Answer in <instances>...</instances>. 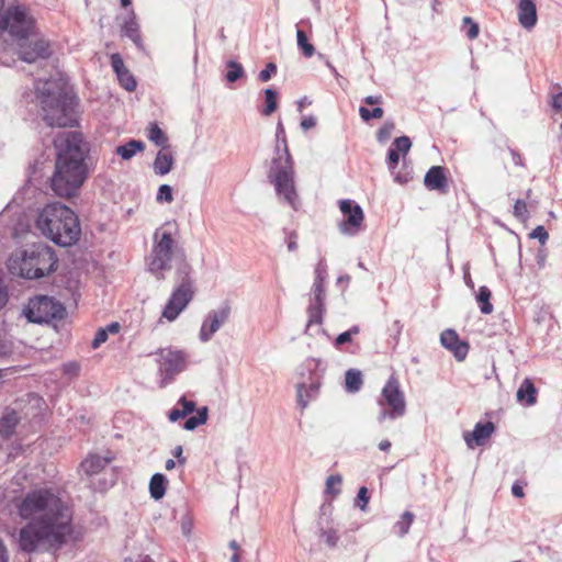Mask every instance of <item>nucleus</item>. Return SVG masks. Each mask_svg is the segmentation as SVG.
Instances as JSON below:
<instances>
[{
	"instance_id": "1",
	"label": "nucleus",
	"mask_w": 562,
	"mask_h": 562,
	"mask_svg": "<svg viewBox=\"0 0 562 562\" xmlns=\"http://www.w3.org/2000/svg\"><path fill=\"white\" fill-rule=\"evenodd\" d=\"M20 517L27 520L19 533L20 548L34 552L41 546L60 549L72 537V509L53 487L30 491L18 505Z\"/></svg>"
},
{
	"instance_id": "2",
	"label": "nucleus",
	"mask_w": 562,
	"mask_h": 562,
	"mask_svg": "<svg viewBox=\"0 0 562 562\" xmlns=\"http://www.w3.org/2000/svg\"><path fill=\"white\" fill-rule=\"evenodd\" d=\"M56 149L55 169L50 177V189L60 198L75 196L86 182L89 168L88 147L77 132H63L54 140Z\"/></svg>"
},
{
	"instance_id": "3",
	"label": "nucleus",
	"mask_w": 562,
	"mask_h": 562,
	"mask_svg": "<svg viewBox=\"0 0 562 562\" xmlns=\"http://www.w3.org/2000/svg\"><path fill=\"white\" fill-rule=\"evenodd\" d=\"M36 228L58 246L75 245L81 235L77 214L59 202L45 205L36 218Z\"/></svg>"
},
{
	"instance_id": "4",
	"label": "nucleus",
	"mask_w": 562,
	"mask_h": 562,
	"mask_svg": "<svg viewBox=\"0 0 562 562\" xmlns=\"http://www.w3.org/2000/svg\"><path fill=\"white\" fill-rule=\"evenodd\" d=\"M276 137L278 143H282L283 148L279 144L277 145L276 156L272 159L268 179L273 183L277 194L296 210L299 201L294 186V162L288 147L285 131L281 121L277 125Z\"/></svg>"
},
{
	"instance_id": "5",
	"label": "nucleus",
	"mask_w": 562,
	"mask_h": 562,
	"mask_svg": "<svg viewBox=\"0 0 562 562\" xmlns=\"http://www.w3.org/2000/svg\"><path fill=\"white\" fill-rule=\"evenodd\" d=\"M38 91L42 95L43 119L49 126L71 127L77 123L75 116L77 101L65 87L48 80L38 88Z\"/></svg>"
},
{
	"instance_id": "6",
	"label": "nucleus",
	"mask_w": 562,
	"mask_h": 562,
	"mask_svg": "<svg viewBox=\"0 0 562 562\" xmlns=\"http://www.w3.org/2000/svg\"><path fill=\"white\" fill-rule=\"evenodd\" d=\"M58 259L46 244H34L23 250L20 258H11L9 269L25 279H41L56 270Z\"/></svg>"
},
{
	"instance_id": "7",
	"label": "nucleus",
	"mask_w": 562,
	"mask_h": 562,
	"mask_svg": "<svg viewBox=\"0 0 562 562\" xmlns=\"http://www.w3.org/2000/svg\"><path fill=\"white\" fill-rule=\"evenodd\" d=\"M8 31L18 42L35 32V20L25 5H10L0 20V32Z\"/></svg>"
},
{
	"instance_id": "8",
	"label": "nucleus",
	"mask_w": 562,
	"mask_h": 562,
	"mask_svg": "<svg viewBox=\"0 0 562 562\" xmlns=\"http://www.w3.org/2000/svg\"><path fill=\"white\" fill-rule=\"evenodd\" d=\"M155 245L149 257L148 267L150 272L155 273L157 278L166 270L172 268V246L173 238L171 232H168L164 227L156 229L154 234Z\"/></svg>"
},
{
	"instance_id": "9",
	"label": "nucleus",
	"mask_w": 562,
	"mask_h": 562,
	"mask_svg": "<svg viewBox=\"0 0 562 562\" xmlns=\"http://www.w3.org/2000/svg\"><path fill=\"white\" fill-rule=\"evenodd\" d=\"M64 305L47 295L31 299L25 311L27 319L37 324L60 319L64 317Z\"/></svg>"
},
{
	"instance_id": "10",
	"label": "nucleus",
	"mask_w": 562,
	"mask_h": 562,
	"mask_svg": "<svg viewBox=\"0 0 562 562\" xmlns=\"http://www.w3.org/2000/svg\"><path fill=\"white\" fill-rule=\"evenodd\" d=\"M191 271L192 269L186 261L183 252L178 249V280H181L178 285V315L188 306L195 294L194 283L190 278Z\"/></svg>"
},
{
	"instance_id": "11",
	"label": "nucleus",
	"mask_w": 562,
	"mask_h": 562,
	"mask_svg": "<svg viewBox=\"0 0 562 562\" xmlns=\"http://www.w3.org/2000/svg\"><path fill=\"white\" fill-rule=\"evenodd\" d=\"M232 313L231 304L227 301L221 303L216 310H212L205 316L199 338L202 342H207L216 331L229 319Z\"/></svg>"
},
{
	"instance_id": "12",
	"label": "nucleus",
	"mask_w": 562,
	"mask_h": 562,
	"mask_svg": "<svg viewBox=\"0 0 562 562\" xmlns=\"http://www.w3.org/2000/svg\"><path fill=\"white\" fill-rule=\"evenodd\" d=\"M339 207L345 217L339 224L340 232L346 235H356L364 218L361 206L352 200H341Z\"/></svg>"
},
{
	"instance_id": "13",
	"label": "nucleus",
	"mask_w": 562,
	"mask_h": 562,
	"mask_svg": "<svg viewBox=\"0 0 562 562\" xmlns=\"http://www.w3.org/2000/svg\"><path fill=\"white\" fill-rule=\"evenodd\" d=\"M18 54L23 61L33 64L40 59H47L52 52L49 43L44 38L31 41L29 37L18 42Z\"/></svg>"
},
{
	"instance_id": "14",
	"label": "nucleus",
	"mask_w": 562,
	"mask_h": 562,
	"mask_svg": "<svg viewBox=\"0 0 562 562\" xmlns=\"http://www.w3.org/2000/svg\"><path fill=\"white\" fill-rule=\"evenodd\" d=\"M382 397L390 408V417L392 419L400 418L405 413V400L400 390L398 381L395 378H390L382 390Z\"/></svg>"
},
{
	"instance_id": "15",
	"label": "nucleus",
	"mask_w": 562,
	"mask_h": 562,
	"mask_svg": "<svg viewBox=\"0 0 562 562\" xmlns=\"http://www.w3.org/2000/svg\"><path fill=\"white\" fill-rule=\"evenodd\" d=\"M312 292H313V299H311L310 304L307 306V315H308V321H307V326H306L307 328H310L314 324H317V325L323 324L324 314L326 311V307H325L326 293H325L324 282L314 281Z\"/></svg>"
},
{
	"instance_id": "16",
	"label": "nucleus",
	"mask_w": 562,
	"mask_h": 562,
	"mask_svg": "<svg viewBox=\"0 0 562 562\" xmlns=\"http://www.w3.org/2000/svg\"><path fill=\"white\" fill-rule=\"evenodd\" d=\"M157 362L158 372L161 376L159 386L165 387L173 381L176 374V351L171 348L161 349Z\"/></svg>"
},
{
	"instance_id": "17",
	"label": "nucleus",
	"mask_w": 562,
	"mask_h": 562,
	"mask_svg": "<svg viewBox=\"0 0 562 562\" xmlns=\"http://www.w3.org/2000/svg\"><path fill=\"white\" fill-rule=\"evenodd\" d=\"M441 345L451 351L458 361H463L469 351V345L460 340L454 329H446L440 334Z\"/></svg>"
},
{
	"instance_id": "18",
	"label": "nucleus",
	"mask_w": 562,
	"mask_h": 562,
	"mask_svg": "<svg viewBox=\"0 0 562 562\" xmlns=\"http://www.w3.org/2000/svg\"><path fill=\"white\" fill-rule=\"evenodd\" d=\"M424 184L430 191L446 194L449 191L447 169L442 166H432L424 177Z\"/></svg>"
},
{
	"instance_id": "19",
	"label": "nucleus",
	"mask_w": 562,
	"mask_h": 562,
	"mask_svg": "<svg viewBox=\"0 0 562 562\" xmlns=\"http://www.w3.org/2000/svg\"><path fill=\"white\" fill-rule=\"evenodd\" d=\"M121 34L130 38L139 52H146L134 10H131L126 16L123 18Z\"/></svg>"
},
{
	"instance_id": "20",
	"label": "nucleus",
	"mask_w": 562,
	"mask_h": 562,
	"mask_svg": "<svg viewBox=\"0 0 562 562\" xmlns=\"http://www.w3.org/2000/svg\"><path fill=\"white\" fill-rule=\"evenodd\" d=\"M178 404L182 406L181 409L178 408V419L189 416L186 422H207L209 408L206 406L196 408L195 403L187 400L186 396L178 400Z\"/></svg>"
},
{
	"instance_id": "21",
	"label": "nucleus",
	"mask_w": 562,
	"mask_h": 562,
	"mask_svg": "<svg viewBox=\"0 0 562 562\" xmlns=\"http://www.w3.org/2000/svg\"><path fill=\"white\" fill-rule=\"evenodd\" d=\"M494 424H476L471 432H464L463 438L470 449L484 446L494 432Z\"/></svg>"
},
{
	"instance_id": "22",
	"label": "nucleus",
	"mask_w": 562,
	"mask_h": 562,
	"mask_svg": "<svg viewBox=\"0 0 562 562\" xmlns=\"http://www.w3.org/2000/svg\"><path fill=\"white\" fill-rule=\"evenodd\" d=\"M321 389L319 378H311V382L308 385L305 383L297 384L296 395H297V404L304 408L307 406L311 400L316 398Z\"/></svg>"
},
{
	"instance_id": "23",
	"label": "nucleus",
	"mask_w": 562,
	"mask_h": 562,
	"mask_svg": "<svg viewBox=\"0 0 562 562\" xmlns=\"http://www.w3.org/2000/svg\"><path fill=\"white\" fill-rule=\"evenodd\" d=\"M518 20L522 27L530 30L537 23V8L532 0H520Z\"/></svg>"
},
{
	"instance_id": "24",
	"label": "nucleus",
	"mask_w": 562,
	"mask_h": 562,
	"mask_svg": "<svg viewBox=\"0 0 562 562\" xmlns=\"http://www.w3.org/2000/svg\"><path fill=\"white\" fill-rule=\"evenodd\" d=\"M110 462V458H102L98 454H89L80 463V469L86 475L92 476L102 472Z\"/></svg>"
},
{
	"instance_id": "25",
	"label": "nucleus",
	"mask_w": 562,
	"mask_h": 562,
	"mask_svg": "<svg viewBox=\"0 0 562 562\" xmlns=\"http://www.w3.org/2000/svg\"><path fill=\"white\" fill-rule=\"evenodd\" d=\"M517 401L521 404L533 405L537 402V389L530 379H525L516 393Z\"/></svg>"
},
{
	"instance_id": "26",
	"label": "nucleus",
	"mask_w": 562,
	"mask_h": 562,
	"mask_svg": "<svg viewBox=\"0 0 562 562\" xmlns=\"http://www.w3.org/2000/svg\"><path fill=\"white\" fill-rule=\"evenodd\" d=\"M145 144L142 140L131 139L124 145L116 147V154L124 160H128L135 156L137 151H142Z\"/></svg>"
},
{
	"instance_id": "27",
	"label": "nucleus",
	"mask_w": 562,
	"mask_h": 562,
	"mask_svg": "<svg viewBox=\"0 0 562 562\" xmlns=\"http://www.w3.org/2000/svg\"><path fill=\"white\" fill-rule=\"evenodd\" d=\"M362 374L357 369H349L345 375V386L350 393L358 392L362 386Z\"/></svg>"
},
{
	"instance_id": "28",
	"label": "nucleus",
	"mask_w": 562,
	"mask_h": 562,
	"mask_svg": "<svg viewBox=\"0 0 562 562\" xmlns=\"http://www.w3.org/2000/svg\"><path fill=\"white\" fill-rule=\"evenodd\" d=\"M475 297L483 314H491L493 312V304L491 303L492 292L487 286H480Z\"/></svg>"
},
{
	"instance_id": "29",
	"label": "nucleus",
	"mask_w": 562,
	"mask_h": 562,
	"mask_svg": "<svg viewBox=\"0 0 562 562\" xmlns=\"http://www.w3.org/2000/svg\"><path fill=\"white\" fill-rule=\"evenodd\" d=\"M150 496L155 499H160L166 492V479L162 474L156 473L151 476L149 482Z\"/></svg>"
},
{
	"instance_id": "30",
	"label": "nucleus",
	"mask_w": 562,
	"mask_h": 562,
	"mask_svg": "<svg viewBox=\"0 0 562 562\" xmlns=\"http://www.w3.org/2000/svg\"><path fill=\"white\" fill-rule=\"evenodd\" d=\"M176 319V289L171 292L167 304L165 305L161 315L157 322L158 325L164 324L165 321L173 322Z\"/></svg>"
},
{
	"instance_id": "31",
	"label": "nucleus",
	"mask_w": 562,
	"mask_h": 562,
	"mask_svg": "<svg viewBox=\"0 0 562 562\" xmlns=\"http://www.w3.org/2000/svg\"><path fill=\"white\" fill-rule=\"evenodd\" d=\"M172 166V157L162 151H159L154 161V170L157 175H166L170 171Z\"/></svg>"
},
{
	"instance_id": "32",
	"label": "nucleus",
	"mask_w": 562,
	"mask_h": 562,
	"mask_svg": "<svg viewBox=\"0 0 562 562\" xmlns=\"http://www.w3.org/2000/svg\"><path fill=\"white\" fill-rule=\"evenodd\" d=\"M147 131V137L150 142L160 147L166 146L168 138L157 123H150Z\"/></svg>"
},
{
	"instance_id": "33",
	"label": "nucleus",
	"mask_w": 562,
	"mask_h": 562,
	"mask_svg": "<svg viewBox=\"0 0 562 562\" xmlns=\"http://www.w3.org/2000/svg\"><path fill=\"white\" fill-rule=\"evenodd\" d=\"M297 46L305 57H312L315 53V47L308 42L305 32L301 29L296 30Z\"/></svg>"
},
{
	"instance_id": "34",
	"label": "nucleus",
	"mask_w": 562,
	"mask_h": 562,
	"mask_svg": "<svg viewBox=\"0 0 562 562\" xmlns=\"http://www.w3.org/2000/svg\"><path fill=\"white\" fill-rule=\"evenodd\" d=\"M266 106L262 111L263 115H271L278 108V93L272 88L265 90Z\"/></svg>"
},
{
	"instance_id": "35",
	"label": "nucleus",
	"mask_w": 562,
	"mask_h": 562,
	"mask_svg": "<svg viewBox=\"0 0 562 562\" xmlns=\"http://www.w3.org/2000/svg\"><path fill=\"white\" fill-rule=\"evenodd\" d=\"M227 68H228V70L225 75V78H226L227 82H229V83L236 82L245 74L241 64H239L235 60H229L227 63Z\"/></svg>"
},
{
	"instance_id": "36",
	"label": "nucleus",
	"mask_w": 562,
	"mask_h": 562,
	"mask_svg": "<svg viewBox=\"0 0 562 562\" xmlns=\"http://www.w3.org/2000/svg\"><path fill=\"white\" fill-rule=\"evenodd\" d=\"M342 483V477L339 474L329 475L326 480V488L325 492L330 497H336L340 494V486Z\"/></svg>"
},
{
	"instance_id": "37",
	"label": "nucleus",
	"mask_w": 562,
	"mask_h": 562,
	"mask_svg": "<svg viewBox=\"0 0 562 562\" xmlns=\"http://www.w3.org/2000/svg\"><path fill=\"white\" fill-rule=\"evenodd\" d=\"M414 521V515L411 512H405L400 520L394 525V528L398 536L403 537L406 535Z\"/></svg>"
},
{
	"instance_id": "38",
	"label": "nucleus",
	"mask_w": 562,
	"mask_h": 562,
	"mask_svg": "<svg viewBox=\"0 0 562 562\" xmlns=\"http://www.w3.org/2000/svg\"><path fill=\"white\" fill-rule=\"evenodd\" d=\"M117 79L121 86L127 91H134L136 88V80L128 69L119 72Z\"/></svg>"
},
{
	"instance_id": "39",
	"label": "nucleus",
	"mask_w": 562,
	"mask_h": 562,
	"mask_svg": "<svg viewBox=\"0 0 562 562\" xmlns=\"http://www.w3.org/2000/svg\"><path fill=\"white\" fill-rule=\"evenodd\" d=\"M395 130V123L393 121H386L376 132V139L379 143H385L390 139L393 131Z\"/></svg>"
},
{
	"instance_id": "40",
	"label": "nucleus",
	"mask_w": 562,
	"mask_h": 562,
	"mask_svg": "<svg viewBox=\"0 0 562 562\" xmlns=\"http://www.w3.org/2000/svg\"><path fill=\"white\" fill-rule=\"evenodd\" d=\"M384 114V111L380 106H375L372 110H369L366 106L359 108V115L364 122H369L372 119H381Z\"/></svg>"
},
{
	"instance_id": "41",
	"label": "nucleus",
	"mask_w": 562,
	"mask_h": 562,
	"mask_svg": "<svg viewBox=\"0 0 562 562\" xmlns=\"http://www.w3.org/2000/svg\"><path fill=\"white\" fill-rule=\"evenodd\" d=\"M391 147L396 149V151L402 153L403 155H406L412 147V142L408 136H400L393 140Z\"/></svg>"
},
{
	"instance_id": "42",
	"label": "nucleus",
	"mask_w": 562,
	"mask_h": 562,
	"mask_svg": "<svg viewBox=\"0 0 562 562\" xmlns=\"http://www.w3.org/2000/svg\"><path fill=\"white\" fill-rule=\"evenodd\" d=\"M463 26L465 29V34L470 40H474L479 36V24L474 22L470 16L463 18Z\"/></svg>"
},
{
	"instance_id": "43",
	"label": "nucleus",
	"mask_w": 562,
	"mask_h": 562,
	"mask_svg": "<svg viewBox=\"0 0 562 562\" xmlns=\"http://www.w3.org/2000/svg\"><path fill=\"white\" fill-rule=\"evenodd\" d=\"M513 214L516 218H518L522 222H525L528 218L529 212L527 209V204L524 200L518 199L515 202Z\"/></svg>"
},
{
	"instance_id": "44",
	"label": "nucleus",
	"mask_w": 562,
	"mask_h": 562,
	"mask_svg": "<svg viewBox=\"0 0 562 562\" xmlns=\"http://www.w3.org/2000/svg\"><path fill=\"white\" fill-rule=\"evenodd\" d=\"M173 194L172 188L168 184H161L158 189L157 201L158 202H172Z\"/></svg>"
},
{
	"instance_id": "45",
	"label": "nucleus",
	"mask_w": 562,
	"mask_h": 562,
	"mask_svg": "<svg viewBox=\"0 0 562 562\" xmlns=\"http://www.w3.org/2000/svg\"><path fill=\"white\" fill-rule=\"evenodd\" d=\"M277 74V65L274 63H268L265 67V69H262L259 75H258V79L261 81V82H267L271 79V77L273 75Z\"/></svg>"
},
{
	"instance_id": "46",
	"label": "nucleus",
	"mask_w": 562,
	"mask_h": 562,
	"mask_svg": "<svg viewBox=\"0 0 562 562\" xmlns=\"http://www.w3.org/2000/svg\"><path fill=\"white\" fill-rule=\"evenodd\" d=\"M400 161V153L396 151L393 147H390L387 150L386 165L392 173H394V169L397 167Z\"/></svg>"
},
{
	"instance_id": "47",
	"label": "nucleus",
	"mask_w": 562,
	"mask_h": 562,
	"mask_svg": "<svg viewBox=\"0 0 562 562\" xmlns=\"http://www.w3.org/2000/svg\"><path fill=\"white\" fill-rule=\"evenodd\" d=\"M529 237L538 239L541 245H544L549 239V234L543 226L539 225L529 234Z\"/></svg>"
},
{
	"instance_id": "48",
	"label": "nucleus",
	"mask_w": 562,
	"mask_h": 562,
	"mask_svg": "<svg viewBox=\"0 0 562 562\" xmlns=\"http://www.w3.org/2000/svg\"><path fill=\"white\" fill-rule=\"evenodd\" d=\"M321 537L324 538L325 542L329 547L336 546V543H337V541L339 539V537L337 535V531L335 529L322 530Z\"/></svg>"
},
{
	"instance_id": "49",
	"label": "nucleus",
	"mask_w": 562,
	"mask_h": 562,
	"mask_svg": "<svg viewBox=\"0 0 562 562\" xmlns=\"http://www.w3.org/2000/svg\"><path fill=\"white\" fill-rule=\"evenodd\" d=\"M111 66L116 75L127 69L124 65L123 58L119 53L111 55Z\"/></svg>"
},
{
	"instance_id": "50",
	"label": "nucleus",
	"mask_w": 562,
	"mask_h": 562,
	"mask_svg": "<svg viewBox=\"0 0 562 562\" xmlns=\"http://www.w3.org/2000/svg\"><path fill=\"white\" fill-rule=\"evenodd\" d=\"M559 90L557 94L552 95V108L555 114H560L562 116V89L560 86H557Z\"/></svg>"
},
{
	"instance_id": "51",
	"label": "nucleus",
	"mask_w": 562,
	"mask_h": 562,
	"mask_svg": "<svg viewBox=\"0 0 562 562\" xmlns=\"http://www.w3.org/2000/svg\"><path fill=\"white\" fill-rule=\"evenodd\" d=\"M108 336L109 335L104 328H99L95 333L93 340H92V344H91L92 348H94V349L99 348L103 342L106 341Z\"/></svg>"
},
{
	"instance_id": "52",
	"label": "nucleus",
	"mask_w": 562,
	"mask_h": 562,
	"mask_svg": "<svg viewBox=\"0 0 562 562\" xmlns=\"http://www.w3.org/2000/svg\"><path fill=\"white\" fill-rule=\"evenodd\" d=\"M369 503V496H368V488L362 486L359 488L358 495H357V505L364 510L367 505Z\"/></svg>"
},
{
	"instance_id": "53",
	"label": "nucleus",
	"mask_w": 562,
	"mask_h": 562,
	"mask_svg": "<svg viewBox=\"0 0 562 562\" xmlns=\"http://www.w3.org/2000/svg\"><path fill=\"white\" fill-rule=\"evenodd\" d=\"M193 528V518L190 514L183 516L181 521V530L184 536H190Z\"/></svg>"
},
{
	"instance_id": "54",
	"label": "nucleus",
	"mask_w": 562,
	"mask_h": 562,
	"mask_svg": "<svg viewBox=\"0 0 562 562\" xmlns=\"http://www.w3.org/2000/svg\"><path fill=\"white\" fill-rule=\"evenodd\" d=\"M286 233V247L289 251H295L297 249V233L295 231L285 232Z\"/></svg>"
},
{
	"instance_id": "55",
	"label": "nucleus",
	"mask_w": 562,
	"mask_h": 562,
	"mask_svg": "<svg viewBox=\"0 0 562 562\" xmlns=\"http://www.w3.org/2000/svg\"><path fill=\"white\" fill-rule=\"evenodd\" d=\"M352 340V337L346 331L339 334L334 340L335 348L339 349L342 345L348 344Z\"/></svg>"
},
{
	"instance_id": "56",
	"label": "nucleus",
	"mask_w": 562,
	"mask_h": 562,
	"mask_svg": "<svg viewBox=\"0 0 562 562\" xmlns=\"http://www.w3.org/2000/svg\"><path fill=\"white\" fill-rule=\"evenodd\" d=\"M229 548L233 550L231 562H240V547L236 540L229 542Z\"/></svg>"
},
{
	"instance_id": "57",
	"label": "nucleus",
	"mask_w": 562,
	"mask_h": 562,
	"mask_svg": "<svg viewBox=\"0 0 562 562\" xmlns=\"http://www.w3.org/2000/svg\"><path fill=\"white\" fill-rule=\"evenodd\" d=\"M326 274H327L326 266L323 263V261H321L315 269V280L314 281L324 282Z\"/></svg>"
},
{
	"instance_id": "58",
	"label": "nucleus",
	"mask_w": 562,
	"mask_h": 562,
	"mask_svg": "<svg viewBox=\"0 0 562 562\" xmlns=\"http://www.w3.org/2000/svg\"><path fill=\"white\" fill-rule=\"evenodd\" d=\"M12 351L11 345L3 338L2 333L0 331V357H5L10 355Z\"/></svg>"
},
{
	"instance_id": "59",
	"label": "nucleus",
	"mask_w": 562,
	"mask_h": 562,
	"mask_svg": "<svg viewBox=\"0 0 562 562\" xmlns=\"http://www.w3.org/2000/svg\"><path fill=\"white\" fill-rule=\"evenodd\" d=\"M27 398H29V404L31 405L32 409H34V408H36L38 411L42 409V406L44 405V401L41 397H38L37 395H34V394H29Z\"/></svg>"
},
{
	"instance_id": "60",
	"label": "nucleus",
	"mask_w": 562,
	"mask_h": 562,
	"mask_svg": "<svg viewBox=\"0 0 562 562\" xmlns=\"http://www.w3.org/2000/svg\"><path fill=\"white\" fill-rule=\"evenodd\" d=\"M526 485V483H522V482H515L512 486V493L515 497H518V498H521L525 496V493H524V486Z\"/></svg>"
},
{
	"instance_id": "61",
	"label": "nucleus",
	"mask_w": 562,
	"mask_h": 562,
	"mask_svg": "<svg viewBox=\"0 0 562 562\" xmlns=\"http://www.w3.org/2000/svg\"><path fill=\"white\" fill-rule=\"evenodd\" d=\"M316 125V119L314 116H306L304 117L302 121H301V127L304 130V131H308L313 127H315Z\"/></svg>"
},
{
	"instance_id": "62",
	"label": "nucleus",
	"mask_w": 562,
	"mask_h": 562,
	"mask_svg": "<svg viewBox=\"0 0 562 562\" xmlns=\"http://www.w3.org/2000/svg\"><path fill=\"white\" fill-rule=\"evenodd\" d=\"M187 353L182 350H178V373L187 367Z\"/></svg>"
},
{
	"instance_id": "63",
	"label": "nucleus",
	"mask_w": 562,
	"mask_h": 562,
	"mask_svg": "<svg viewBox=\"0 0 562 562\" xmlns=\"http://www.w3.org/2000/svg\"><path fill=\"white\" fill-rule=\"evenodd\" d=\"M363 102L368 105H376L382 103V95H368L363 99Z\"/></svg>"
},
{
	"instance_id": "64",
	"label": "nucleus",
	"mask_w": 562,
	"mask_h": 562,
	"mask_svg": "<svg viewBox=\"0 0 562 562\" xmlns=\"http://www.w3.org/2000/svg\"><path fill=\"white\" fill-rule=\"evenodd\" d=\"M509 153L512 155V158H513V162L516 165V166H519V167H522L524 166V161H522V157L521 155L513 149V148H509Z\"/></svg>"
}]
</instances>
